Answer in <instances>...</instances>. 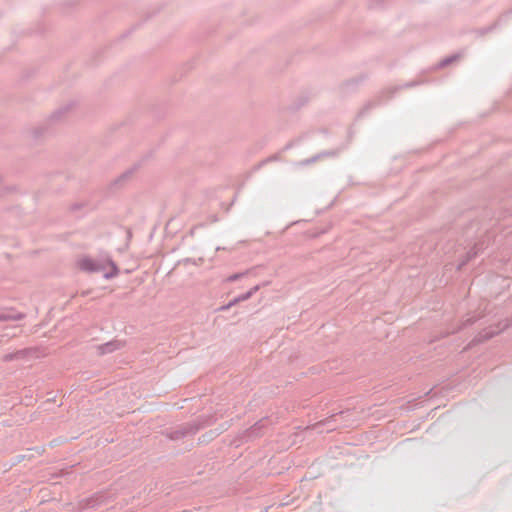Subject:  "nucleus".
I'll return each mask as SVG.
<instances>
[{"instance_id": "obj_5", "label": "nucleus", "mask_w": 512, "mask_h": 512, "mask_svg": "<svg viewBox=\"0 0 512 512\" xmlns=\"http://www.w3.org/2000/svg\"><path fill=\"white\" fill-rule=\"evenodd\" d=\"M258 290H259V285H255L254 287L249 289L247 292L234 297L226 305L221 306L219 308V310L226 311V310L230 309L232 306L250 299Z\"/></svg>"}, {"instance_id": "obj_19", "label": "nucleus", "mask_w": 512, "mask_h": 512, "mask_svg": "<svg viewBox=\"0 0 512 512\" xmlns=\"http://www.w3.org/2000/svg\"><path fill=\"white\" fill-rule=\"evenodd\" d=\"M46 131H47L46 127H38L33 131V136L35 139H38L41 136H43L46 133Z\"/></svg>"}, {"instance_id": "obj_7", "label": "nucleus", "mask_w": 512, "mask_h": 512, "mask_svg": "<svg viewBox=\"0 0 512 512\" xmlns=\"http://www.w3.org/2000/svg\"><path fill=\"white\" fill-rule=\"evenodd\" d=\"M122 347V342L118 340L108 341L98 346V352L100 355H106L119 350Z\"/></svg>"}, {"instance_id": "obj_3", "label": "nucleus", "mask_w": 512, "mask_h": 512, "mask_svg": "<svg viewBox=\"0 0 512 512\" xmlns=\"http://www.w3.org/2000/svg\"><path fill=\"white\" fill-rule=\"evenodd\" d=\"M421 83H423V81L413 80L406 82L403 85H397L383 90L375 99L369 100L363 105V107L357 113L356 119H360L367 116L372 109L380 106L381 104L391 99L399 90L403 88L416 87Z\"/></svg>"}, {"instance_id": "obj_24", "label": "nucleus", "mask_w": 512, "mask_h": 512, "mask_svg": "<svg viewBox=\"0 0 512 512\" xmlns=\"http://www.w3.org/2000/svg\"><path fill=\"white\" fill-rule=\"evenodd\" d=\"M362 79H352L351 81H349L348 83H352V84H358L359 81H361Z\"/></svg>"}, {"instance_id": "obj_6", "label": "nucleus", "mask_w": 512, "mask_h": 512, "mask_svg": "<svg viewBox=\"0 0 512 512\" xmlns=\"http://www.w3.org/2000/svg\"><path fill=\"white\" fill-rule=\"evenodd\" d=\"M225 429V425L222 424L219 428L211 429L205 432L198 438V443L203 445L210 443L212 440H214L216 437L222 434L225 431Z\"/></svg>"}, {"instance_id": "obj_9", "label": "nucleus", "mask_w": 512, "mask_h": 512, "mask_svg": "<svg viewBox=\"0 0 512 512\" xmlns=\"http://www.w3.org/2000/svg\"><path fill=\"white\" fill-rule=\"evenodd\" d=\"M25 314L14 311H0V322L22 320Z\"/></svg>"}, {"instance_id": "obj_23", "label": "nucleus", "mask_w": 512, "mask_h": 512, "mask_svg": "<svg viewBox=\"0 0 512 512\" xmlns=\"http://www.w3.org/2000/svg\"><path fill=\"white\" fill-rule=\"evenodd\" d=\"M83 206H84L83 203H74L71 205L70 209L72 212H76V211L80 210Z\"/></svg>"}, {"instance_id": "obj_20", "label": "nucleus", "mask_w": 512, "mask_h": 512, "mask_svg": "<svg viewBox=\"0 0 512 512\" xmlns=\"http://www.w3.org/2000/svg\"><path fill=\"white\" fill-rule=\"evenodd\" d=\"M15 355H16V354H14V352H12V353H8V354H5V355L3 356V361H4V362H11V361H14V360H16V356H15Z\"/></svg>"}, {"instance_id": "obj_4", "label": "nucleus", "mask_w": 512, "mask_h": 512, "mask_svg": "<svg viewBox=\"0 0 512 512\" xmlns=\"http://www.w3.org/2000/svg\"><path fill=\"white\" fill-rule=\"evenodd\" d=\"M486 247L485 241H479L474 244L473 247L468 250L460 262L457 265V270H461L464 266H466L472 259H474L483 249Z\"/></svg>"}, {"instance_id": "obj_18", "label": "nucleus", "mask_w": 512, "mask_h": 512, "mask_svg": "<svg viewBox=\"0 0 512 512\" xmlns=\"http://www.w3.org/2000/svg\"><path fill=\"white\" fill-rule=\"evenodd\" d=\"M476 321H477V319L475 317L470 316L462 322V325L459 326L456 331H460L466 327H469V326L473 325Z\"/></svg>"}, {"instance_id": "obj_11", "label": "nucleus", "mask_w": 512, "mask_h": 512, "mask_svg": "<svg viewBox=\"0 0 512 512\" xmlns=\"http://www.w3.org/2000/svg\"><path fill=\"white\" fill-rule=\"evenodd\" d=\"M103 502V497L99 495H93L84 500V507L87 509H95L100 506Z\"/></svg>"}, {"instance_id": "obj_12", "label": "nucleus", "mask_w": 512, "mask_h": 512, "mask_svg": "<svg viewBox=\"0 0 512 512\" xmlns=\"http://www.w3.org/2000/svg\"><path fill=\"white\" fill-rule=\"evenodd\" d=\"M512 13V9L507 11L505 14H503L498 21H496L493 25L487 26L485 28H482L478 30L479 35H484L490 31H492L497 25H499L501 22H505L508 18V16Z\"/></svg>"}, {"instance_id": "obj_2", "label": "nucleus", "mask_w": 512, "mask_h": 512, "mask_svg": "<svg viewBox=\"0 0 512 512\" xmlns=\"http://www.w3.org/2000/svg\"><path fill=\"white\" fill-rule=\"evenodd\" d=\"M109 266L110 270L104 272L103 277L106 280L115 278L119 274V268L111 257L107 256L104 260L94 259L89 256H84L78 261V267L81 271L87 273H99L106 270Z\"/></svg>"}, {"instance_id": "obj_25", "label": "nucleus", "mask_w": 512, "mask_h": 512, "mask_svg": "<svg viewBox=\"0 0 512 512\" xmlns=\"http://www.w3.org/2000/svg\"><path fill=\"white\" fill-rule=\"evenodd\" d=\"M291 146H292V144L289 143L286 145L285 149H289V148H291Z\"/></svg>"}, {"instance_id": "obj_13", "label": "nucleus", "mask_w": 512, "mask_h": 512, "mask_svg": "<svg viewBox=\"0 0 512 512\" xmlns=\"http://www.w3.org/2000/svg\"><path fill=\"white\" fill-rule=\"evenodd\" d=\"M70 109V105H65V106H62L60 107L59 109H57L56 111H54L51 116H50V119L49 121L50 122H56V121H59L61 119V117L68 112V110Z\"/></svg>"}, {"instance_id": "obj_16", "label": "nucleus", "mask_w": 512, "mask_h": 512, "mask_svg": "<svg viewBox=\"0 0 512 512\" xmlns=\"http://www.w3.org/2000/svg\"><path fill=\"white\" fill-rule=\"evenodd\" d=\"M308 102V97L305 95H300L295 103L290 107L291 110L296 111L303 107Z\"/></svg>"}, {"instance_id": "obj_21", "label": "nucleus", "mask_w": 512, "mask_h": 512, "mask_svg": "<svg viewBox=\"0 0 512 512\" xmlns=\"http://www.w3.org/2000/svg\"><path fill=\"white\" fill-rule=\"evenodd\" d=\"M383 0H370L369 1V8H378L381 6Z\"/></svg>"}, {"instance_id": "obj_17", "label": "nucleus", "mask_w": 512, "mask_h": 512, "mask_svg": "<svg viewBox=\"0 0 512 512\" xmlns=\"http://www.w3.org/2000/svg\"><path fill=\"white\" fill-rule=\"evenodd\" d=\"M249 273V271H244V272H239V273H234L230 276L227 277L226 281L228 282H235L239 279H241L242 277H244L245 275H247Z\"/></svg>"}, {"instance_id": "obj_8", "label": "nucleus", "mask_w": 512, "mask_h": 512, "mask_svg": "<svg viewBox=\"0 0 512 512\" xmlns=\"http://www.w3.org/2000/svg\"><path fill=\"white\" fill-rule=\"evenodd\" d=\"M264 428L263 420L256 422L253 426L245 431L246 437L248 439H256L262 436Z\"/></svg>"}, {"instance_id": "obj_1", "label": "nucleus", "mask_w": 512, "mask_h": 512, "mask_svg": "<svg viewBox=\"0 0 512 512\" xmlns=\"http://www.w3.org/2000/svg\"><path fill=\"white\" fill-rule=\"evenodd\" d=\"M215 421L216 418L213 415H201L188 423L179 425L175 428L165 429L163 434L169 440L178 441L188 436L195 435L198 431L212 425Z\"/></svg>"}, {"instance_id": "obj_22", "label": "nucleus", "mask_w": 512, "mask_h": 512, "mask_svg": "<svg viewBox=\"0 0 512 512\" xmlns=\"http://www.w3.org/2000/svg\"><path fill=\"white\" fill-rule=\"evenodd\" d=\"M14 354H16L15 355L16 356V360L23 359L26 356L27 351L26 350H18L16 352H14Z\"/></svg>"}, {"instance_id": "obj_14", "label": "nucleus", "mask_w": 512, "mask_h": 512, "mask_svg": "<svg viewBox=\"0 0 512 512\" xmlns=\"http://www.w3.org/2000/svg\"><path fill=\"white\" fill-rule=\"evenodd\" d=\"M135 169H136V166L123 172L117 179H115L113 184L115 186H121L123 182H125L127 179H129L131 177V175L133 174Z\"/></svg>"}, {"instance_id": "obj_10", "label": "nucleus", "mask_w": 512, "mask_h": 512, "mask_svg": "<svg viewBox=\"0 0 512 512\" xmlns=\"http://www.w3.org/2000/svg\"><path fill=\"white\" fill-rule=\"evenodd\" d=\"M461 56H462L461 53L451 54V55L443 58L441 61H439L436 64L435 69L445 68V67L455 63L456 61H458L461 58Z\"/></svg>"}, {"instance_id": "obj_15", "label": "nucleus", "mask_w": 512, "mask_h": 512, "mask_svg": "<svg viewBox=\"0 0 512 512\" xmlns=\"http://www.w3.org/2000/svg\"><path fill=\"white\" fill-rule=\"evenodd\" d=\"M339 151H340L339 149L323 151V152L315 155L314 157L306 160V163H313L316 160H318L319 158L324 157V156H337Z\"/></svg>"}]
</instances>
